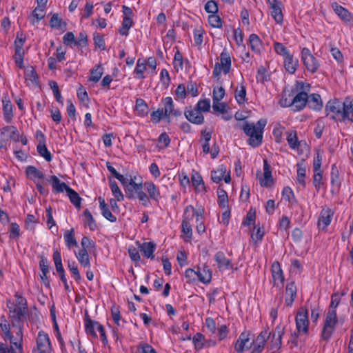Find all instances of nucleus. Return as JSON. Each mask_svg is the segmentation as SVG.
I'll list each match as a JSON object with an SVG mask.
<instances>
[{"mask_svg": "<svg viewBox=\"0 0 353 353\" xmlns=\"http://www.w3.org/2000/svg\"><path fill=\"white\" fill-rule=\"evenodd\" d=\"M125 188L128 196L132 199H137L141 204L147 207L150 204L149 197L143 192L144 183L136 181V177L131 175H125V179L121 183Z\"/></svg>", "mask_w": 353, "mask_h": 353, "instance_id": "obj_1", "label": "nucleus"}, {"mask_svg": "<svg viewBox=\"0 0 353 353\" xmlns=\"http://www.w3.org/2000/svg\"><path fill=\"white\" fill-rule=\"evenodd\" d=\"M266 125L265 120H259L256 124L245 123L241 127L244 132L249 137V145L252 147L259 145L262 142L263 130Z\"/></svg>", "mask_w": 353, "mask_h": 353, "instance_id": "obj_2", "label": "nucleus"}, {"mask_svg": "<svg viewBox=\"0 0 353 353\" xmlns=\"http://www.w3.org/2000/svg\"><path fill=\"white\" fill-rule=\"evenodd\" d=\"M10 317L12 321L21 323L26 319L27 307L26 300L21 296L16 294L14 302L8 303Z\"/></svg>", "mask_w": 353, "mask_h": 353, "instance_id": "obj_3", "label": "nucleus"}, {"mask_svg": "<svg viewBox=\"0 0 353 353\" xmlns=\"http://www.w3.org/2000/svg\"><path fill=\"white\" fill-rule=\"evenodd\" d=\"M204 210L203 208H199L198 209H194L193 206L188 205L185 210L184 212V219L182 223V232L183 234H186L188 239H190L192 236V227L190 224V221L195 216L196 221H200V217L201 214H203Z\"/></svg>", "mask_w": 353, "mask_h": 353, "instance_id": "obj_4", "label": "nucleus"}, {"mask_svg": "<svg viewBox=\"0 0 353 353\" xmlns=\"http://www.w3.org/2000/svg\"><path fill=\"white\" fill-rule=\"evenodd\" d=\"M338 321L336 310H328L325 314L321 336L323 340H327L332 336L335 325Z\"/></svg>", "mask_w": 353, "mask_h": 353, "instance_id": "obj_5", "label": "nucleus"}, {"mask_svg": "<svg viewBox=\"0 0 353 353\" xmlns=\"http://www.w3.org/2000/svg\"><path fill=\"white\" fill-rule=\"evenodd\" d=\"M231 68V58L229 52L226 50H223L220 54V62L215 64L213 75L216 77H219L223 72L225 74L229 72Z\"/></svg>", "mask_w": 353, "mask_h": 353, "instance_id": "obj_6", "label": "nucleus"}, {"mask_svg": "<svg viewBox=\"0 0 353 353\" xmlns=\"http://www.w3.org/2000/svg\"><path fill=\"white\" fill-rule=\"evenodd\" d=\"M301 60L306 69L312 73L316 72L320 65L319 61L312 54L310 50L306 48L302 49Z\"/></svg>", "mask_w": 353, "mask_h": 353, "instance_id": "obj_7", "label": "nucleus"}, {"mask_svg": "<svg viewBox=\"0 0 353 353\" xmlns=\"http://www.w3.org/2000/svg\"><path fill=\"white\" fill-rule=\"evenodd\" d=\"M296 330L300 334H307L308 332L309 320L307 310L301 308L296 315Z\"/></svg>", "mask_w": 353, "mask_h": 353, "instance_id": "obj_8", "label": "nucleus"}, {"mask_svg": "<svg viewBox=\"0 0 353 353\" xmlns=\"http://www.w3.org/2000/svg\"><path fill=\"white\" fill-rule=\"evenodd\" d=\"M51 346L48 335L43 331L38 333L37 337V347L32 353H50Z\"/></svg>", "mask_w": 353, "mask_h": 353, "instance_id": "obj_9", "label": "nucleus"}, {"mask_svg": "<svg viewBox=\"0 0 353 353\" xmlns=\"http://www.w3.org/2000/svg\"><path fill=\"white\" fill-rule=\"evenodd\" d=\"M327 115L334 119H342L343 103L339 101H330L326 105Z\"/></svg>", "mask_w": 353, "mask_h": 353, "instance_id": "obj_10", "label": "nucleus"}, {"mask_svg": "<svg viewBox=\"0 0 353 353\" xmlns=\"http://www.w3.org/2000/svg\"><path fill=\"white\" fill-rule=\"evenodd\" d=\"M253 343L252 335L249 332H243L236 341L234 348L238 352L252 348Z\"/></svg>", "mask_w": 353, "mask_h": 353, "instance_id": "obj_11", "label": "nucleus"}, {"mask_svg": "<svg viewBox=\"0 0 353 353\" xmlns=\"http://www.w3.org/2000/svg\"><path fill=\"white\" fill-rule=\"evenodd\" d=\"M270 14L277 23L283 22L282 3L280 0H268Z\"/></svg>", "mask_w": 353, "mask_h": 353, "instance_id": "obj_12", "label": "nucleus"}, {"mask_svg": "<svg viewBox=\"0 0 353 353\" xmlns=\"http://www.w3.org/2000/svg\"><path fill=\"white\" fill-rule=\"evenodd\" d=\"M214 261L216 263L217 268L219 271L223 272L233 270V265L231 261L226 258L225 254L222 252H218L214 255Z\"/></svg>", "mask_w": 353, "mask_h": 353, "instance_id": "obj_13", "label": "nucleus"}, {"mask_svg": "<svg viewBox=\"0 0 353 353\" xmlns=\"http://www.w3.org/2000/svg\"><path fill=\"white\" fill-rule=\"evenodd\" d=\"M211 178L214 183H219L223 179L227 183L230 181V173L223 165H219L216 170L212 172Z\"/></svg>", "mask_w": 353, "mask_h": 353, "instance_id": "obj_14", "label": "nucleus"}, {"mask_svg": "<svg viewBox=\"0 0 353 353\" xmlns=\"http://www.w3.org/2000/svg\"><path fill=\"white\" fill-rule=\"evenodd\" d=\"M285 327L282 324L278 325L274 331L270 342V349L273 352L277 351L281 345V338L284 333Z\"/></svg>", "mask_w": 353, "mask_h": 353, "instance_id": "obj_15", "label": "nucleus"}, {"mask_svg": "<svg viewBox=\"0 0 353 353\" xmlns=\"http://www.w3.org/2000/svg\"><path fill=\"white\" fill-rule=\"evenodd\" d=\"M258 179L262 186L268 187L272 184L273 179L270 167L266 160L263 161V173L258 174Z\"/></svg>", "mask_w": 353, "mask_h": 353, "instance_id": "obj_16", "label": "nucleus"}, {"mask_svg": "<svg viewBox=\"0 0 353 353\" xmlns=\"http://www.w3.org/2000/svg\"><path fill=\"white\" fill-rule=\"evenodd\" d=\"M270 335V332L267 330H264L261 332L255 340L253 339L252 353H261L265 346V341Z\"/></svg>", "mask_w": 353, "mask_h": 353, "instance_id": "obj_17", "label": "nucleus"}, {"mask_svg": "<svg viewBox=\"0 0 353 353\" xmlns=\"http://www.w3.org/2000/svg\"><path fill=\"white\" fill-rule=\"evenodd\" d=\"M272 283L274 286H281L284 281L283 271L280 264L275 261L272 265Z\"/></svg>", "mask_w": 353, "mask_h": 353, "instance_id": "obj_18", "label": "nucleus"}, {"mask_svg": "<svg viewBox=\"0 0 353 353\" xmlns=\"http://www.w3.org/2000/svg\"><path fill=\"white\" fill-rule=\"evenodd\" d=\"M1 136L5 141L13 140L17 141L19 140V134L17 128L14 126H5L1 129Z\"/></svg>", "mask_w": 353, "mask_h": 353, "instance_id": "obj_19", "label": "nucleus"}, {"mask_svg": "<svg viewBox=\"0 0 353 353\" xmlns=\"http://www.w3.org/2000/svg\"><path fill=\"white\" fill-rule=\"evenodd\" d=\"M144 189L147 191L150 199L158 201L161 198V194L159 188L152 181L144 183Z\"/></svg>", "mask_w": 353, "mask_h": 353, "instance_id": "obj_20", "label": "nucleus"}, {"mask_svg": "<svg viewBox=\"0 0 353 353\" xmlns=\"http://www.w3.org/2000/svg\"><path fill=\"white\" fill-rule=\"evenodd\" d=\"M283 63L286 72L289 74H294L298 68L299 61L292 53L283 59Z\"/></svg>", "mask_w": 353, "mask_h": 353, "instance_id": "obj_21", "label": "nucleus"}, {"mask_svg": "<svg viewBox=\"0 0 353 353\" xmlns=\"http://www.w3.org/2000/svg\"><path fill=\"white\" fill-rule=\"evenodd\" d=\"M185 115L188 121L194 124H201L204 120L202 113L196 107L187 110L185 112Z\"/></svg>", "mask_w": 353, "mask_h": 353, "instance_id": "obj_22", "label": "nucleus"}, {"mask_svg": "<svg viewBox=\"0 0 353 353\" xmlns=\"http://www.w3.org/2000/svg\"><path fill=\"white\" fill-rule=\"evenodd\" d=\"M162 103L165 117H169L170 115L178 116L181 114L180 111L174 109L173 100L171 97H168L163 99Z\"/></svg>", "mask_w": 353, "mask_h": 353, "instance_id": "obj_23", "label": "nucleus"}, {"mask_svg": "<svg viewBox=\"0 0 353 353\" xmlns=\"http://www.w3.org/2000/svg\"><path fill=\"white\" fill-rule=\"evenodd\" d=\"M10 341V346L0 343V353H22V347L21 343L14 341L13 338Z\"/></svg>", "mask_w": 353, "mask_h": 353, "instance_id": "obj_24", "label": "nucleus"}, {"mask_svg": "<svg viewBox=\"0 0 353 353\" xmlns=\"http://www.w3.org/2000/svg\"><path fill=\"white\" fill-rule=\"evenodd\" d=\"M74 253L81 266L85 269H90V261L88 252L79 250V251H74Z\"/></svg>", "mask_w": 353, "mask_h": 353, "instance_id": "obj_25", "label": "nucleus"}, {"mask_svg": "<svg viewBox=\"0 0 353 353\" xmlns=\"http://www.w3.org/2000/svg\"><path fill=\"white\" fill-rule=\"evenodd\" d=\"M296 294V288L293 282L288 283L285 289V305L290 307Z\"/></svg>", "mask_w": 353, "mask_h": 353, "instance_id": "obj_26", "label": "nucleus"}, {"mask_svg": "<svg viewBox=\"0 0 353 353\" xmlns=\"http://www.w3.org/2000/svg\"><path fill=\"white\" fill-rule=\"evenodd\" d=\"M102 327L98 322L92 321L90 319H85V329L88 334H90L94 337L97 336V332Z\"/></svg>", "mask_w": 353, "mask_h": 353, "instance_id": "obj_27", "label": "nucleus"}, {"mask_svg": "<svg viewBox=\"0 0 353 353\" xmlns=\"http://www.w3.org/2000/svg\"><path fill=\"white\" fill-rule=\"evenodd\" d=\"M307 93L305 91H301L294 98L292 101V105L297 110H301L307 103Z\"/></svg>", "mask_w": 353, "mask_h": 353, "instance_id": "obj_28", "label": "nucleus"}, {"mask_svg": "<svg viewBox=\"0 0 353 353\" xmlns=\"http://www.w3.org/2000/svg\"><path fill=\"white\" fill-rule=\"evenodd\" d=\"M332 214L331 210L323 209L319 219V228L325 229L331 223Z\"/></svg>", "mask_w": 353, "mask_h": 353, "instance_id": "obj_29", "label": "nucleus"}, {"mask_svg": "<svg viewBox=\"0 0 353 353\" xmlns=\"http://www.w3.org/2000/svg\"><path fill=\"white\" fill-rule=\"evenodd\" d=\"M249 46L251 50L256 54H259L263 50L262 42L256 34H252L250 35Z\"/></svg>", "mask_w": 353, "mask_h": 353, "instance_id": "obj_30", "label": "nucleus"}, {"mask_svg": "<svg viewBox=\"0 0 353 353\" xmlns=\"http://www.w3.org/2000/svg\"><path fill=\"white\" fill-rule=\"evenodd\" d=\"M27 176L32 180L34 183L39 182L44 178V175L41 171L39 170L34 166H28L26 170Z\"/></svg>", "mask_w": 353, "mask_h": 353, "instance_id": "obj_31", "label": "nucleus"}, {"mask_svg": "<svg viewBox=\"0 0 353 353\" xmlns=\"http://www.w3.org/2000/svg\"><path fill=\"white\" fill-rule=\"evenodd\" d=\"M4 119L7 122H10L12 118V105L8 97L2 99Z\"/></svg>", "mask_w": 353, "mask_h": 353, "instance_id": "obj_32", "label": "nucleus"}, {"mask_svg": "<svg viewBox=\"0 0 353 353\" xmlns=\"http://www.w3.org/2000/svg\"><path fill=\"white\" fill-rule=\"evenodd\" d=\"M192 183L194 186L195 191L198 193H203L205 191V185L203 179L200 174L197 172H194L192 174Z\"/></svg>", "mask_w": 353, "mask_h": 353, "instance_id": "obj_33", "label": "nucleus"}, {"mask_svg": "<svg viewBox=\"0 0 353 353\" xmlns=\"http://www.w3.org/2000/svg\"><path fill=\"white\" fill-rule=\"evenodd\" d=\"M332 8L334 12L343 20L350 22L352 17L349 12L341 6L338 5L336 3H332Z\"/></svg>", "mask_w": 353, "mask_h": 353, "instance_id": "obj_34", "label": "nucleus"}, {"mask_svg": "<svg viewBox=\"0 0 353 353\" xmlns=\"http://www.w3.org/2000/svg\"><path fill=\"white\" fill-rule=\"evenodd\" d=\"M198 280L203 283H208L212 279V273L210 269L204 266L203 268H198L197 269Z\"/></svg>", "mask_w": 353, "mask_h": 353, "instance_id": "obj_35", "label": "nucleus"}, {"mask_svg": "<svg viewBox=\"0 0 353 353\" xmlns=\"http://www.w3.org/2000/svg\"><path fill=\"white\" fill-rule=\"evenodd\" d=\"M10 332L11 334L13 336V341H17L19 343H21V341H22L23 334L20 323L12 321Z\"/></svg>", "mask_w": 353, "mask_h": 353, "instance_id": "obj_36", "label": "nucleus"}, {"mask_svg": "<svg viewBox=\"0 0 353 353\" xmlns=\"http://www.w3.org/2000/svg\"><path fill=\"white\" fill-rule=\"evenodd\" d=\"M99 208L102 215L111 222L116 221V217L109 210L105 200L101 197L99 198Z\"/></svg>", "mask_w": 353, "mask_h": 353, "instance_id": "obj_37", "label": "nucleus"}, {"mask_svg": "<svg viewBox=\"0 0 353 353\" xmlns=\"http://www.w3.org/2000/svg\"><path fill=\"white\" fill-rule=\"evenodd\" d=\"M25 78L28 85H37V74L32 66L28 65L25 68Z\"/></svg>", "mask_w": 353, "mask_h": 353, "instance_id": "obj_38", "label": "nucleus"}, {"mask_svg": "<svg viewBox=\"0 0 353 353\" xmlns=\"http://www.w3.org/2000/svg\"><path fill=\"white\" fill-rule=\"evenodd\" d=\"M347 119L353 121V101L346 100L343 103L342 119Z\"/></svg>", "mask_w": 353, "mask_h": 353, "instance_id": "obj_39", "label": "nucleus"}, {"mask_svg": "<svg viewBox=\"0 0 353 353\" xmlns=\"http://www.w3.org/2000/svg\"><path fill=\"white\" fill-rule=\"evenodd\" d=\"M307 104L310 108L315 110H320L323 106L321 97L318 94H312L308 97Z\"/></svg>", "mask_w": 353, "mask_h": 353, "instance_id": "obj_40", "label": "nucleus"}, {"mask_svg": "<svg viewBox=\"0 0 353 353\" xmlns=\"http://www.w3.org/2000/svg\"><path fill=\"white\" fill-rule=\"evenodd\" d=\"M52 183L53 188L57 192H68V189L70 188L65 183L61 182L56 176H51L48 179Z\"/></svg>", "mask_w": 353, "mask_h": 353, "instance_id": "obj_41", "label": "nucleus"}, {"mask_svg": "<svg viewBox=\"0 0 353 353\" xmlns=\"http://www.w3.org/2000/svg\"><path fill=\"white\" fill-rule=\"evenodd\" d=\"M287 141L290 147L294 150H298L301 143L298 141L296 133L294 131L288 132Z\"/></svg>", "mask_w": 353, "mask_h": 353, "instance_id": "obj_42", "label": "nucleus"}, {"mask_svg": "<svg viewBox=\"0 0 353 353\" xmlns=\"http://www.w3.org/2000/svg\"><path fill=\"white\" fill-rule=\"evenodd\" d=\"M45 16L44 8L37 7L32 12V15L29 17V20L32 24L38 23Z\"/></svg>", "mask_w": 353, "mask_h": 353, "instance_id": "obj_43", "label": "nucleus"}, {"mask_svg": "<svg viewBox=\"0 0 353 353\" xmlns=\"http://www.w3.org/2000/svg\"><path fill=\"white\" fill-rule=\"evenodd\" d=\"M140 250L147 258L153 257L155 245L152 242H145L140 245Z\"/></svg>", "mask_w": 353, "mask_h": 353, "instance_id": "obj_44", "label": "nucleus"}, {"mask_svg": "<svg viewBox=\"0 0 353 353\" xmlns=\"http://www.w3.org/2000/svg\"><path fill=\"white\" fill-rule=\"evenodd\" d=\"M210 139L211 133L205 130L202 131L201 143L203 148V152L205 154H208L210 151L209 141H210Z\"/></svg>", "mask_w": 353, "mask_h": 353, "instance_id": "obj_45", "label": "nucleus"}, {"mask_svg": "<svg viewBox=\"0 0 353 353\" xmlns=\"http://www.w3.org/2000/svg\"><path fill=\"white\" fill-rule=\"evenodd\" d=\"M234 97L239 104H243L246 100L245 88L242 85H238L235 90Z\"/></svg>", "mask_w": 353, "mask_h": 353, "instance_id": "obj_46", "label": "nucleus"}, {"mask_svg": "<svg viewBox=\"0 0 353 353\" xmlns=\"http://www.w3.org/2000/svg\"><path fill=\"white\" fill-rule=\"evenodd\" d=\"M274 50L277 54L281 56L283 59L292 54L283 44L279 42L274 43Z\"/></svg>", "mask_w": 353, "mask_h": 353, "instance_id": "obj_47", "label": "nucleus"}, {"mask_svg": "<svg viewBox=\"0 0 353 353\" xmlns=\"http://www.w3.org/2000/svg\"><path fill=\"white\" fill-rule=\"evenodd\" d=\"M64 240L66 245L71 248L72 246L77 245V241L74 238L73 230H68L64 234Z\"/></svg>", "mask_w": 353, "mask_h": 353, "instance_id": "obj_48", "label": "nucleus"}, {"mask_svg": "<svg viewBox=\"0 0 353 353\" xmlns=\"http://www.w3.org/2000/svg\"><path fill=\"white\" fill-rule=\"evenodd\" d=\"M146 69V63L145 61L143 59H138L136 68L134 69V73L136 76L139 79H143V73Z\"/></svg>", "mask_w": 353, "mask_h": 353, "instance_id": "obj_49", "label": "nucleus"}, {"mask_svg": "<svg viewBox=\"0 0 353 353\" xmlns=\"http://www.w3.org/2000/svg\"><path fill=\"white\" fill-rule=\"evenodd\" d=\"M110 186L111 188L112 193L114 198L118 201H123L124 199L123 194L118 187L117 183L115 181H110Z\"/></svg>", "mask_w": 353, "mask_h": 353, "instance_id": "obj_50", "label": "nucleus"}, {"mask_svg": "<svg viewBox=\"0 0 353 353\" xmlns=\"http://www.w3.org/2000/svg\"><path fill=\"white\" fill-rule=\"evenodd\" d=\"M103 73V68L101 65H96L91 70L90 80L94 82H97L101 79Z\"/></svg>", "mask_w": 353, "mask_h": 353, "instance_id": "obj_51", "label": "nucleus"}, {"mask_svg": "<svg viewBox=\"0 0 353 353\" xmlns=\"http://www.w3.org/2000/svg\"><path fill=\"white\" fill-rule=\"evenodd\" d=\"M37 151L47 161H50L52 160L51 153L46 148L45 143H39L37 145Z\"/></svg>", "mask_w": 353, "mask_h": 353, "instance_id": "obj_52", "label": "nucleus"}, {"mask_svg": "<svg viewBox=\"0 0 353 353\" xmlns=\"http://www.w3.org/2000/svg\"><path fill=\"white\" fill-rule=\"evenodd\" d=\"M83 216L85 224L90 228V230H94L97 228V225L94 221L91 213L88 210H85L83 213Z\"/></svg>", "mask_w": 353, "mask_h": 353, "instance_id": "obj_53", "label": "nucleus"}, {"mask_svg": "<svg viewBox=\"0 0 353 353\" xmlns=\"http://www.w3.org/2000/svg\"><path fill=\"white\" fill-rule=\"evenodd\" d=\"M132 26V20L130 17H124L122 22V27L121 28L119 32L122 35H127L128 30Z\"/></svg>", "mask_w": 353, "mask_h": 353, "instance_id": "obj_54", "label": "nucleus"}, {"mask_svg": "<svg viewBox=\"0 0 353 353\" xmlns=\"http://www.w3.org/2000/svg\"><path fill=\"white\" fill-rule=\"evenodd\" d=\"M71 202L77 207H79L81 204V198L79 194L71 188L68 189L66 192Z\"/></svg>", "mask_w": 353, "mask_h": 353, "instance_id": "obj_55", "label": "nucleus"}, {"mask_svg": "<svg viewBox=\"0 0 353 353\" xmlns=\"http://www.w3.org/2000/svg\"><path fill=\"white\" fill-rule=\"evenodd\" d=\"M305 174H306L305 168L300 165H298L297 182L303 187H304L305 185Z\"/></svg>", "mask_w": 353, "mask_h": 353, "instance_id": "obj_56", "label": "nucleus"}, {"mask_svg": "<svg viewBox=\"0 0 353 353\" xmlns=\"http://www.w3.org/2000/svg\"><path fill=\"white\" fill-rule=\"evenodd\" d=\"M81 249L85 251H90V250L94 248V242L88 237L83 236L81 241Z\"/></svg>", "mask_w": 353, "mask_h": 353, "instance_id": "obj_57", "label": "nucleus"}, {"mask_svg": "<svg viewBox=\"0 0 353 353\" xmlns=\"http://www.w3.org/2000/svg\"><path fill=\"white\" fill-rule=\"evenodd\" d=\"M208 21L213 28H220L222 25L221 18L216 14H210Z\"/></svg>", "mask_w": 353, "mask_h": 353, "instance_id": "obj_58", "label": "nucleus"}, {"mask_svg": "<svg viewBox=\"0 0 353 353\" xmlns=\"http://www.w3.org/2000/svg\"><path fill=\"white\" fill-rule=\"evenodd\" d=\"M225 96V90L221 87H215L213 90V101H221Z\"/></svg>", "mask_w": 353, "mask_h": 353, "instance_id": "obj_59", "label": "nucleus"}, {"mask_svg": "<svg viewBox=\"0 0 353 353\" xmlns=\"http://www.w3.org/2000/svg\"><path fill=\"white\" fill-rule=\"evenodd\" d=\"M0 327L2 331L5 333L6 336L9 339L12 340L13 336L11 334L10 328L11 327L7 323L4 319H0Z\"/></svg>", "mask_w": 353, "mask_h": 353, "instance_id": "obj_60", "label": "nucleus"}, {"mask_svg": "<svg viewBox=\"0 0 353 353\" xmlns=\"http://www.w3.org/2000/svg\"><path fill=\"white\" fill-rule=\"evenodd\" d=\"M68 268L71 273L72 274L74 279L76 281H79L81 279V275L78 270L77 265H76L75 262L74 261H68Z\"/></svg>", "mask_w": 353, "mask_h": 353, "instance_id": "obj_61", "label": "nucleus"}, {"mask_svg": "<svg viewBox=\"0 0 353 353\" xmlns=\"http://www.w3.org/2000/svg\"><path fill=\"white\" fill-rule=\"evenodd\" d=\"M263 235H264L263 230H262L261 228H258L254 229V230L252 233L251 237H252V241L255 243H256L262 239Z\"/></svg>", "mask_w": 353, "mask_h": 353, "instance_id": "obj_62", "label": "nucleus"}, {"mask_svg": "<svg viewBox=\"0 0 353 353\" xmlns=\"http://www.w3.org/2000/svg\"><path fill=\"white\" fill-rule=\"evenodd\" d=\"M185 276L188 282H194L198 280L197 270L188 269L185 272Z\"/></svg>", "mask_w": 353, "mask_h": 353, "instance_id": "obj_63", "label": "nucleus"}, {"mask_svg": "<svg viewBox=\"0 0 353 353\" xmlns=\"http://www.w3.org/2000/svg\"><path fill=\"white\" fill-rule=\"evenodd\" d=\"M196 108L199 110V111L202 113V112H208L210 108V103L209 99H204L199 101Z\"/></svg>", "mask_w": 353, "mask_h": 353, "instance_id": "obj_64", "label": "nucleus"}]
</instances>
